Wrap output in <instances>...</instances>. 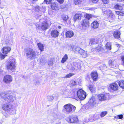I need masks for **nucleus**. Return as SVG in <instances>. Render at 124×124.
Listing matches in <instances>:
<instances>
[{
	"label": "nucleus",
	"mask_w": 124,
	"mask_h": 124,
	"mask_svg": "<svg viewBox=\"0 0 124 124\" xmlns=\"http://www.w3.org/2000/svg\"><path fill=\"white\" fill-rule=\"evenodd\" d=\"M81 66L80 63L77 62L73 63L72 66L71 68V70L75 71H77L80 70Z\"/></svg>",
	"instance_id": "nucleus-10"
},
{
	"label": "nucleus",
	"mask_w": 124,
	"mask_h": 124,
	"mask_svg": "<svg viewBox=\"0 0 124 124\" xmlns=\"http://www.w3.org/2000/svg\"><path fill=\"white\" fill-rule=\"evenodd\" d=\"M116 14L118 15H123V13H122L121 12L119 11H116Z\"/></svg>",
	"instance_id": "nucleus-47"
},
{
	"label": "nucleus",
	"mask_w": 124,
	"mask_h": 124,
	"mask_svg": "<svg viewBox=\"0 0 124 124\" xmlns=\"http://www.w3.org/2000/svg\"><path fill=\"white\" fill-rule=\"evenodd\" d=\"M31 0L32 1H33V2H35L38 0Z\"/></svg>",
	"instance_id": "nucleus-58"
},
{
	"label": "nucleus",
	"mask_w": 124,
	"mask_h": 124,
	"mask_svg": "<svg viewBox=\"0 0 124 124\" xmlns=\"http://www.w3.org/2000/svg\"><path fill=\"white\" fill-rule=\"evenodd\" d=\"M98 97L99 100L103 101L106 99V95L104 94H100L98 96Z\"/></svg>",
	"instance_id": "nucleus-18"
},
{
	"label": "nucleus",
	"mask_w": 124,
	"mask_h": 124,
	"mask_svg": "<svg viewBox=\"0 0 124 124\" xmlns=\"http://www.w3.org/2000/svg\"><path fill=\"white\" fill-rule=\"evenodd\" d=\"M52 0H44V1L43 3V4H44L45 3H46L47 4H49L51 3Z\"/></svg>",
	"instance_id": "nucleus-39"
},
{
	"label": "nucleus",
	"mask_w": 124,
	"mask_h": 124,
	"mask_svg": "<svg viewBox=\"0 0 124 124\" xmlns=\"http://www.w3.org/2000/svg\"><path fill=\"white\" fill-rule=\"evenodd\" d=\"M1 4V0H0V5Z\"/></svg>",
	"instance_id": "nucleus-60"
},
{
	"label": "nucleus",
	"mask_w": 124,
	"mask_h": 124,
	"mask_svg": "<svg viewBox=\"0 0 124 124\" xmlns=\"http://www.w3.org/2000/svg\"><path fill=\"white\" fill-rule=\"evenodd\" d=\"M121 33L118 31H115L113 33V36L116 38L118 39L120 38Z\"/></svg>",
	"instance_id": "nucleus-22"
},
{
	"label": "nucleus",
	"mask_w": 124,
	"mask_h": 124,
	"mask_svg": "<svg viewBox=\"0 0 124 124\" xmlns=\"http://www.w3.org/2000/svg\"><path fill=\"white\" fill-rule=\"evenodd\" d=\"M53 115L54 116L55 118H57L58 117L57 115L56 114L55 115H54V114H53Z\"/></svg>",
	"instance_id": "nucleus-56"
},
{
	"label": "nucleus",
	"mask_w": 124,
	"mask_h": 124,
	"mask_svg": "<svg viewBox=\"0 0 124 124\" xmlns=\"http://www.w3.org/2000/svg\"><path fill=\"white\" fill-rule=\"evenodd\" d=\"M109 16L111 18H114L115 17L114 15L112 13V12Z\"/></svg>",
	"instance_id": "nucleus-48"
},
{
	"label": "nucleus",
	"mask_w": 124,
	"mask_h": 124,
	"mask_svg": "<svg viewBox=\"0 0 124 124\" xmlns=\"http://www.w3.org/2000/svg\"><path fill=\"white\" fill-rule=\"evenodd\" d=\"M99 0H91L90 1L92 2V3H97Z\"/></svg>",
	"instance_id": "nucleus-51"
},
{
	"label": "nucleus",
	"mask_w": 124,
	"mask_h": 124,
	"mask_svg": "<svg viewBox=\"0 0 124 124\" xmlns=\"http://www.w3.org/2000/svg\"><path fill=\"white\" fill-rule=\"evenodd\" d=\"M117 1H118L121 2L124 1V0H117Z\"/></svg>",
	"instance_id": "nucleus-57"
},
{
	"label": "nucleus",
	"mask_w": 124,
	"mask_h": 124,
	"mask_svg": "<svg viewBox=\"0 0 124 124\" xmlns=\"http://www.w3.org/2000/svg\"><path fill=\"white\" fill-rule=\"evenodd\" d=\"M86 93L82 89L78 90L77 92V97L76 100L80 99V100L84 99L86 97Z\"/></svg>",
	"instance_id": "nucleus-5"
},
{
	"label": "nucleus",
	"mask_w": 124,
	"mask_h": 124,
	"mask_svg": "<svg viewBox=\"0 0 124 124\" xmlns=\"http://www.w3.org/2000/svg\"><path fill=\"white\" fill-rule=\"evenodd\" d=\"M53 64V61L52 59H50L48 61V64L49 66H52Z\"/></svg>",
	"instance_id": "nucleus-35"
},
{
	"label": "nucleus",
	"mask_w": 124,
	"mask_h": 124,
	"mask_svg": "<svg viewBox=\"0 0 124 124\" xmlns=\"http://www.w3.org/2000/svg\"><path fill=\"white\" fill-rule=\"evenodd\" d=\"M59 32L56 30H53L51 32V36L55 38L57 37L59 35Z\"/></svg>",
	"instance_id": "nucleus-20"
},
{
	"label": "nucleus",
	"mask_w": 124,
	"mask_h": 124,
	"mask_svg": "<svg viewBox=\"0 0 124 124\" xmlns=\"http://www.w3.org/2000/svg\"><path fill=\"white\" fill-rule=\"evenodd\" d=\"M114 8L117 9H119L120 10L122 9V7L120 5L118 4H117L115 5L114 7Z\"/></svg>",
	"instance_id": "nucleus-32"
},
{
	"label": "nucleus",
	"mask_w": 124,
	"mask_h": 124,
	"mask_svg": "<svg viewBox=\"0 0 124 124\" xmlns=\"http://www.w3.org/2000/svg\"><path fill=\"white\" fill-rule=\"evenodd\" d=\"M123 117V116L122 115H118L117 116H116L115 117V118H118L119 119H122Z\"/></svg>",
	"instance_id": "nucleus-46"
},
{
	"label": "nucleus",
	"mask_w": 124,
	"mask_h": 124,
	"mask_svg": "<svg viewBox=\"0 0 124 124\" xmlns=\"http://www.w3.org/2000/svg\"><path fill=\"white\" fill-rule=\"evenodd\" d=\"M37 45L41 51H43L44 49L43 45L40 43H38Z\"/></svg>",
	"instance_id": "nucleus-29"
},
{
	"label": "nucleus",
	"mask_w": 124,
	"mask_h": 124,
	"mask_svg": "<svg viewBox=\"0 0 124 124\" xmlns=\"http://www.w3.org/2000/svg\"><path fill=\"white\" fill-rule=\"evenodd\" d=\"M98 43V41L97 39H92L90 42V44L92 45L94 44H97Z\"/></svg>",
	"instance_id": "nucleus-27"
},
{
	"label": "nucleus",
	"mask_w": 124,
	"mask_h": 124,
	"mask_svg": "<svg viewBox=\"0 0 124 124\" xmlns=\"http://www.w3.org/2000/svg\"><path fill=\"white\" fill-rule=\"evenodd\" d=\"M81 13H78L75 14L73 18L74 20H79L81 18Z\"/></svg>",
	"instance_id": "nucleus-24"
},
{
	"label": "nucleus",
	"mask_w": 124,
	"mask_h": 124,
	"mask_svg": "<svg viewBox=\"0 0 124 124\" xmlns=\"http://www.w3.org/2000/svg\"><path fill=\"white\" fill-rule=\"evenodd\" d=\"M0 96L2 98L9 103L13 102L16 99L15 96L8 93H2L0 94Z\"/></svg>",
	"instance_id": "nucleus-3"
},
{
	"label": "nucleus",
	"mask_w": 124,
	"mask_h": 124,
	"mask_svg": "<svg viewBox=\"0 0 124 124\" xmlns=\"http://www.w3.org/2000/svg\"><path fill=\"white\" fill-rule=\"evenodd\" d=\"M111 44L110 43L108 42L106 44L105 46L106 48L108 50H111Z\"/></svg>",
	"instance_id": "nucleus-30"
},
{
	"label": "nucleus",
	"mask_w": 124,
	"mask_h": 124,
	"mask_svg": "<svg viewBox=\"0 0 124 124\" xmlns=\"http://www.w3.org/2000/svg\"><path fill=\"white\" fill-rule=\"evenodd\" d=\"M58 28L59 29H61V27L60 26H58Z\"/></svg>",
	"instance_id": "nucleus-59"
},
{
	"label": "nucleus",
	"mask_w": 124,
	"mask_h": 124,
	"mask_svg": "<svg viewBox=\"0 0 124 124\" xmlns=\"http://www.w3.org/2000/svg\"><path fill=\"white\" fill-rule=\"evenodd\" d=\"M102 48L100 46H98L97 47L95 48H93L91 51H92L93 54H98V53L100 52L102 50Z\"/></svg>",
	"instance_id": "nucleus-14"
},
{
	"label": "nucleus",
	"mask_w": 124,
	"mask_h": 124,
	"mask_svg": "<svg viewBox=\"0 0 124 124\" xmlns=\"http://www.w3.org/2000/svg\"><path fill=\"white\" fill-rule=\"evenodd\" d=\"M102 11L104 14L107 16L109 15L112 12L110 10L107 9L106 8H103L102 9Z\"/></svg>",
	"instance_id": "nucleus-16"
},
{
	"label": "nucleus",
	"mask_w": 124,
	"mask_h": 124,
	"mask_svg": "<svg viewBox=\"0 0 124 124\" xmlns=\"http://www.w3.org/2000/svg\"><path fill=\"white\" fill-rule=\"evenodd\" d=\"M51 7L53 10H58L59 8L58 4L55 2L52 3L51 5Z\"/></svg>",
	"instance_id": "nucleus-21"
},
{
	"label": "nucleus",
	"mask_w": 124,
	"mask_h": 124,
	"mask_svg": "<svg viewBox=\"0 0 124 124\" xmlns=\"http://www.w3.org/2000/svg\"><path fill=\"white\" fill-rule=\"evenodd\" d=\"M0 124H2L0 122Z\"/></svg>",
	"instance_id": "nucleus-62"
},
{
	"label": "nucleus",
	"mask_w": 124,
	"mask_h": 124,
	"mask_svg": "<svg viewBox=\"0 0 124 124\" xmlns=\"http://www.w3.org/2000/svg\"><path fill=\"white\" fill-rule=\"evenodd\" d=\"M12 105L11 104L4 103L2 106L3 109L5 111H10L12 108Z\"/></svg>",
	"instance_id": "nucleus-8"
},
{
	"label": "nucleus",
	"mask_w": 124,
	"mask_h": 124,
	"mask_svg": "<svg viewBox=\"0 0 124 124\" xmlns=\"http://www.w3.org/2000/svg\"><path fill=\"white\" fill-rule=\"evenodd\" d=\"M77 90H76L75 89H71L70 91V93H69V95L72 98L76 100L77 97Z\"/></svg>",
	"instance_id": "nucleus-11"
},
{
	"label": "nucleus",
	"mask_w": 124,
	"mask_h": 124,
	"mask_svg": "<svg viewBox=\"0 0 124 124\" xmlns=\"http://www.w3.org/2000/svg\"><path fill=\"white\" fill-rule=\"evenodd\" d=\"M71 48L72 49V51L76 53H78L79 50L80 49V47L76 46H71Z\"/></svg>",
	"instance_id": "nucleus-26"
},
{
	"label": "nucleus",
	"mask_w": 124,
	"mask_h": 124,
	"mask_svg": "<svg viewBox=\"0 0 124 124\" xmlns=\"http://www.w3.org/2000/svg\"><path fill=\"white\" fill-rule=\"evenodd\" d=\"M81 55H82V57L84 58H85L87 56V54L86 51H84V52H83V54Z\"/></svg>",
	"instance_id": "nucleus-40"
},
{
	"label": "nucleus",
	"mask_w": 124,
	"mask_h": 124,
	"mask_svg": "<svg viewBox=\"0 0 124 124\" xmlns=\"http://www.w3.org/2000/svg\"><path fill=\"white\" fill-rule=\"evenodd\" d=\"M63 20L65 21H66L68 19V17L67 16H64L62 17Z\"/></svg>",
	"instance_id": "nucleus-44"
},
{
	"label": "nucleus",
	"mask_w": 124,
	"mask_h": 124,
	"mask_svg": "<svg viewBox=\"0 0 124 124\" xmlns=\"http://www.w3.org/2000/svg\"><path fill=\"white\" fill-rule=\"evenodd\" d=\"M35 84L36 86L38 85L39 84V81H36L35 83Z\"/></svg>",
	"instance_id": "nucleus-55"
},
{
	"label": "nucleus",
	"mask_w": 124,
	"mask_h": 124,
	"mask_svg": "<svg viewBox=\"0 0 124 124\" xmlns=\"http://www.w3.org/2000/svg\"><path fill=\"white\" fill-rule=\"evenodd\" d=\"M107 114V112L106 111H104L102 112L101 114V117H103Z\"/></svg>",
	"instance_id": "nucleus-41"
},
{
	"label": "nucleus",
	"mask_w": 124,
	"mask_h": 124,
	"mask_svg": "<svg viewBox=\"0 0 124 124\" xmlns=\"http://www.w3.org/2000/svg\"><path fill=\"white\" fill-rule=\"evenodd\" d=\"M4 82L7 84L10 83L12 80V76L9 75H6L3 78Z\"/></svg>",
	"instance_id": "nucleus-12"
},
{
	"label": "nucleus",
	"mask_w": 124,
	"mask_h": 124,
	"mask_svg": "<svg viewBox=\"0 0 124 124\" xmlns=\"http://www.w3.org/2000/svg\"><path fill=\"white\" fill-rule=\"evenodd\" d=\"M16 62L14 59L10 60L8 61L6 63V67L9 71H13L16 66Z\"/></svg>",
	"instance_id": "nucleus-4"
},
{
	"label": "nucleus",
	"mask_w": 124,
	"mask_h": 124,
	"mask_svg": "<svg viewBox=\"0 0 124 124\" xmlns=\"http://www.w3.org/2000/svg\"><path fill=\"white\" fill-rule=\"evenodd\" d=\"M90 91L92 92H93L95 90V88L93 87L92 85H90L89 87Z\"/></svg>",
	"instance_id": "nucleus-38"
},
{
	"label": "nucleus",
	"mask_w": 124,
	"mask_h": 124,
	"mask_svg": "<svg viewBox=\"0 0 124 124\" xmlns=\"http://www.w3.org/2000/svg\"><path fill=\"white\" fill-rule=\"evenodd\" d=\"M109 87L112 90L115 91L118 90V86L117 84L115 83L110 84Z\"/></svg>",
	"instance_id": "nucleus-15"
},
{
	"label": "nucleus",
	"mask_w": 124,
	"mask_h": 124,
	"mask_svg": "<svg viewBox=\"0 0 124 124\" xmlns=\"http://www.w3.org/2000/svg\"><path fill=\"white\" fill-rule=\"evenodd\" d=\"M76 107L70 103L64 105L63 107L62 111L67 114L72 113L74 112Z\"/></svg>",
	"instance_id": "nucleus-2"
},
{
	"label": "nucleus",
	"mask_w": 124,
	"mask_h": 124,
	"mask_svg": "<svg viewBox=\"0 0 124 124\" xmlns=\"http://www.w3.org/2000/svg\"><path fill=\"white\" fill-rule=\"evenodd\" d=\"M121 61L122 62V64H124V56H122L121 57Z\"/></svg>",
	"instance_id": "nucleus-52"
},
{
	"label": "nucleus",
	"mask_w": 124,
	"mask_h": 124,
	"mask_svg": "<svg viewBox=\"0 0 124 124\" xmlns=\"http://www.w3.org/2000/svg\"><path fill=\"white\" fill-rule=\"evenodd\" d=\"M49 26V25L46 21H43L42 23L41 27L43 30H44L48 29Z\"/></svg>",
	"instance_id": "nucleus-17"
},
{
	"label": "nucleus",
	"mask_w": 124,
	"mask_h": 124,
	"mask_svg": "<svg viewBox=\"0 0 124 124\" xmlns=\"http://www.w3.org/2000/svg\"><path fill=\"white\" fill-rule=\"evenodd\" d=\"M48 100L49 101H52L54 99V97L53 96H48L47 97Z\"/></svg>",
	"instance_id": "nucleus-42"
},
{
	"label": "nucleus",
	"mask_w": 124,
	"mask_h": 124,
	"mask_svg": "<svg viewBox=\"0 0 124 124\" xmlns=\"http://www.w3.org/2000/svg\"><path fill=\"white\" fill-rule=\"evenodd\" d=\"M40 7L39 6L37 7L36 8V11H39L40 10Z\"/></svg>",
	"instance_id": "nucleus-54"
},
{
	"label": "nucleus",
	"mask_w": 124,
	"mask_h": 124,
	"mask_svg": "<svg viewBox=\"0 0 124 124\" xmlns=\"http://www.w3.org/2000/svg\"><path fill=\"white\" fill-rule=\"evenodd\" d=\"M66 119L68 122L70 123H77L78 121L77 117L76 116H70L66 118Z\"/></svg>",
	"instance_id": "nucleus-6"
},
{
	"label": "nucleus",
	"mask_w": 124,
	"mask_h": 124,
	"mask_svg": "<svg viewBox=\"0 0 124 124\" xmlns=\"http://www.w3.org/2000/svg\"><path fill=\"white\" fill-rule=\"evenodd\" d=\"M57 1L61 4L63 3L64 2V0H57Z\"/></svg>",
	"instance_id": "nucleus-53"
},
{
	"label": "nucleus",
	"mask_w": 124,
	"mask_h": 124,
	"mask_svg": "<svg viewBox=\"0 0 124 124\" xmlns=\"http://www.w3.org/2000/svg\"><path fill=\"white\" fill-rule=\"evenodd\" d=\"M68 59V56L66 54H65L62 58L61 61L62 63H63L65 62Z\"/></svg>",
	"instance_id": "nucleus-28"
},
{
	"label": "nucleus",
	"mask_w": 124,
	"mask_h": 124,
	"mask_svg": "<svg viewBox=\"0 0 124 124\" xmlns=\"http://www.w3.org/2000/svg\"><path fill=\"white\" fill-rule=\"evenodd\" d=\"M91 77L94 81H96L98 78V74L97 72H92L91 74Z\"/></svg>",
	"instance_id": "nucleus-23"
},
{
	"label": "nucleus",
	"mask_w": 124,
	"mask_h": 124,
	"mask_svg": "<svg viewBox=\"0 0 124 124\" xmlns=\"http://www.w3.org/2000/svg\"><path fill=\"white\" fill-rule=\"evenodd\" d=\"M77 84L76 81H72L70 82V86L71 87H73V86Z\"/></svg>",
	"instance_id": "nucleus-34"
},
{
	"label": "nucleus",
	"mask_w": 124,
	"mask_h": 124,
	"mask_svg": "<svg viewBox=\"0 0 124 124\" xmlns=\"http://www.w3.org/2000/svg\"><path fill=\"white\" fill-rule=\"evenodd\" d=\"M104 67H105V65H104Z\"/></svg>",
	"instance_id": "nucleus-61"
},
{
	"label": "nucleus",
	"mask_w": 124,
	"mask_h": 124,
	"mask_svg": "<svg viewBox=\"0 0 124 124\" xmlns=\"http://www.w3.org/2000/svg\"><path fill=\"white\" fill-rule=\"evenodd\" d=\"M74 33L73 32L71 31H67L66 33V36L68 38H70L73 36Z\"/></svg>",
	"instance_id": "nucleus-19"
},
{
	"label": "nucleus",
	"mask_w": 124,
	"mask_h": 124,
	"mask_svg": "<svg viewBox=\"0 0 124 124\" xmlns=\"http://www.w3.org/2000/svg\"><path fill=\"white\" fill-rule=\"evenodd\" d=\"M89 102V105L90 106V108L95 107L97 106L98 105L95 97L93 96H92L91 98L90 99Z\"/></svg>",
	"instance_id": "nucleus-9"
},
{
	"label": "nucleus",
	"mask_w": 124,
	"mask_h": 124,
	"mask_svg": "<svg viewBox=\"0 0 124 124\" xmlns=\"http://www.w3.org/2000/svg\"><path fill=\"white\" fill-rule=\"evenodd\" d=\"M25 53L27 58L29 60H32L36 56V53L34 50L30 48H27L25 49Z\"/></svg>",
	"instance_id": "nucleus-1"
},
{
	"label": "nucleus",
	"mask_w": 124,
	"mask_h": 124,
	"mask_svg": "<svg viewBox=\"0 0 124 124\" xmlns=\"http://www.w3.org/2000/svg\"><path fill=\"white\" fill-rule=\"evenodd\" d=\"M11 50V48L10 47L6 46L3 48L2 49V51L3 54H6L10 52Z\"/></svg>",
	"instance_id": "nucleus-13"
},
{
	"label": "nucleus",
	"mask_w": 124,
	"mask_h": 124,
	"mask_svg": "<svg viewBox=\"0 0 124 124\" xmlns=\"http://www.w3.org/2000/svg\"><path fill=\"white\" fill-rule=\"evenodd\" d=\"M89 21L87 19H84L82 20L81 28L82 30H86L89 26Z\"/></svg>",
	"instance_id": "nucleus-7"
},
{
	"label": "nucleus",
	"mask_w": 124,
	"mask_h": 124,
	"mask_svg": "<svg viewBox=\"0 0 124 124\" xmlns=\"http://www.w3.org/2000/svg\"><path fill=\"white\" fill-rule=\"evenodd\" d=\"M74 3L76 5L80 3L81 2L80 0H74Z\"/></svg>",
	"instance_id": "nucleus-43"
},
{
	"label": "nucleus",
	"mask_w": 124,
	"mask_h": 124,
	"mask_svg": "<svg viewBox=\"0 0 124 124\" xmlns=\"http://www.w3.org/2000/svg\"><path fill=\"white\" fill-rule=\"evenodd\" d=\"M114 62L112 60H110L109 61L108 63L109 65L111 66L112 67H113L114 65Z\"/></svg>",
	"instance_id": "nucleus-37"
},
{
	"label": "nucleus",
	"mask_w": 124,
	"mask_h": 124,
	"mask_svg": "<svg viewBox=\"0 0 124 124\" xmlns=\"http://www.w3.org/2000/svg\"><path fill=\"white\" fill-rule=\"evenodd\" d=\"M0 58L2 59H3L5 58V57L7 56L5 54H1L0 55Z\"/></svg>",
	"instance_id": "nucleus-49"
},
{
	"label": "nucleus",
	"mask_w": 124,
	"mask_h": 124,
	"mask_svg": "<svg viewBox=\"0 0 124 124\" xmlns=\"http://www.w3.org/2000/svg\"><path fill=\"white\" fill-rule=\"evenodd\" d=\"M102 2L104 4H107L108 3L109 0H102Z\"/></svg>",
	"instance_id": "nucleus-50"
},
{
	"label": "nucleus",
	"mask_w": 124,
	"mask_h": 124,
	"mask_svg": "<svg viewBox=\"0 0 124 124\" xmlns=\"http://www.w3.org/2000/svg\"><path fill=\"white\" fill-rule=\"evenodd\" d=\"M93 15L91 14H86L85 15V17L86 18L85 19H87L89 20L90 18L93 17Z\"/></svg>",
	"instance_id": "nucleus-33"
},
{
	"label": "nucleus",
	"mask_w": 124,
	"mask_h": 124,
	"mask_svg": "<svg viewBox=\"0 0 124 124\" xmlns=\"http://www.w3.org/2000/svg\"><path fill=\"white\" fill-rule=\"evenodd\" d=\"M74 74L71 73H70L69 74H67L66 76H65L63 78H69L70 77H71V76H73V75Z\"/></svg>",
	"instance_id": "nucleus-36"
},
{
	"label": "nucleus",
	"mask_w": 124,
	"mask_h": 124,
	"mask_svg": "<svg viewBox=\"0 0 124 124\" xmlns=\"http://www.w3.org/2000/svg\"><path fill=\"white\" fill-rule=\"evenodd\" d=\"M84 52V51L83 49L80 48V49L79 50L78 53L81 55L83 54V52Z\"/></svg>",
	"instance_id": "nucleus-45"
},
{
	"label": "nucleus",
	"mask_w": 124,
	"mask_h": 124,
	"mask_svg": "<svg viewBox=\"0 0 124 124\" xmlns=\"http://www.w3.org/2000/svg\"><path fill=\"white\" fill-rule=\"evenodd\" d=\"M91 26L94 29L97 28L99 26V23L97 21H95L91 24Z\"/></svg>",
	"instance_id": "nucleus-25"
},
{
	"label": "nucleus",
	"mask_w": 124,
	"mask_h": 124,
	"mask_svg": "<svg viewBox=\"0 0 124 124\" xmlns=\"http://www.w3.org/2000/svg\"><path fill=\"white\" fill-rule=\"evenodd\" d=\"M119 86L123 89L124 88V81H120L118 82Z\"/></svg>",
	"instance_id": "nucleus-31"
}]
</instances>
